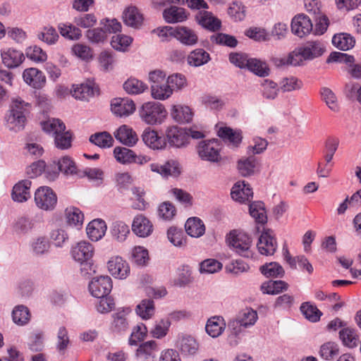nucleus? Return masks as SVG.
I'll return each instance as SVG.
<instances>
[{
  "instance_id": "423d86ee",
  "label": "nucleus",
  "mask_w": 361,
  "mask_h": 361,
  "mask_svg": "<svg viewBox=\"0 0 361 361\" xmlns=\"http://www.w3.org/2000/svg\"><path fill=\"white\" fill-rule=\"evenodd\" d=\"M35 202L39 209L49 211L54 209L57 202V197L51 188L47 186H42L35 193Z\"/></svg>"
},
{
  "instance_id": "9b49d317",
  "label": "nucleus",
  "mask_w": 361,
  "mask_h": 361,
  "mask_svg": "<svg viewBox=\"0 0 361 361\" xmlns=\"http://www.w3.org/2000/svg\"><path fill=\"white\" fill-rule=\"evenodd\" d=\"M109 273L118 279H125L130 274V267L122 257L116 256L111 257L108 262Z\"/></svg>"
},
{
  "instance_id": "5701e85b",
  "label": "nucleus",
  "mask_w": 361,
  "mask_h": 361,
  "mask_svg": "<svg viewBox=\"0 0 361 361\" xmlns=\"http://www.w3.org/2000/svg\"><path fill=\"white\" fill-rule=\"evenodd\" d=\"M124 23L134 28L140 27L143 23V16L135 6H130L126 8L123 13Z\"/></svg>"
},
{
  "instance_id": "f3484780",
  "label": "nucleus",
  "mask_w": 361,
  "mask_h": 361,
  "mask_svg": "<svg viewBox=\"0 0 361 361\" xmlns=\"http://www.w3.org/2000/svg\"><path fill=\"white\" fill-rule=\"evenodd\" d=\"M2 63L8 68H14L19 66L25 59L21 51L8 48L1 50Z\"/></svg>"
},
{
  "instance_id": "f257e3e1",
  "label": "nucleus",
  "mask_w": 361,
  "mask_h": 361,
  "mask_svg": "<svg viewBox=\"0 0 361 361\" xmlns=\"http://www.w3.org/2000/svg\"><path fill=\"white\" fill-rule=\"evenodd\" d=\"M138 112L140 119L149 126L161 125L168 114L164 105L158 102L143 103Z\"/></svg>"
},
{
  "instance_id": "cd10ccee",
  "label": "nucleus",
  "mask_w": 361,
  "mask_h": 361,
  "mask_svg": "<svg viewBox=\"0 0 361 361\" xmlns=\"http://www.w3.org/2000/svg\"><path fill=\"white\" fill-rule=\"evenodd\" d=\"M171 116L176 122L185 123L192 121L193 114L189 106L183 104H176L171 107Z\"/></svg>"
},
{
  "instance_id": "680f3d73",
  "label": "nucleus",
  "mask_w": 361,
  "mask_h": 361,
  "mask_svg": "<svg viewBox=\"0 0 361 361\" xmlns=\"http://www.w3.org/2000/svg\"><path fill=\"white\" fill-rule=\"evenodd\" d=\"M114 157L116 161L123 164H132L134 152L128 148L116 147L114 149Z\"/></svg>"
},
{
  "instance_id": "aec40b11",
  "label": "nucleus",
  "mask_w": 361,
  "mask_h": 361,
  "mask_svg": "<svg viewBox=\"0 0 361 361\" xmlns=\"http://www.w3.org/2000/svg\"><path fill=\"white\" fill-rule=\"evenodd\" d=\"M176 346L184 355H193L197 353L199 349L197 341L190 335L179 336Z\"/></svg>"
},
{
  "instance_id": "473e14b6",
  "label": "nucleus",
  "mask_w": 361,
  "mask_h": 361,
  "mask_svg": "<svg viewBox=\"0 0 361 361\" xmlns=\"http://www.w3.org/2000/svg\"><path fill=\"white\" fill-rule=\"evenodd\" d=\"M196 19L200 25L211 31H216L221 27V21L207 11L199 12Z\"/></svg>"
},
{
  "instance_id": "6ab92c4d",
  "label": "nucleus",
  "mask_w": 361,
  "mask_h": 361,
  "mask_svg": "<svg viewBox=\"0 0 361 361\" xmlns=\"http://www.w3.org/2000/svg\"><path fill=\"white\" fill-rule=\"evenodd\" d=\"M23 78L27 85L35 89L42 88L46 82V78L42 71L35 68L25 69Z\"/></svg>"
},
{
  "instance_id": "412c9836",
  "label": "nucleus",
  "mask_w": 361,
  "mask_h": 361,
  "mask_svg": "<svg viewBox=\"0 0 361 361\" xmlns=\"http://www.w3.org/2000/svg\"><path fill=\"white\" fill-rule=\"evenodd\" d=\"M31 180L25 179L17 183L13 188L11 197L13 201L24 202L30 198Z\"/></svg>"
},
{
  "instance_id": "79ce46f5",
  "label": "nucleus",
  "mask_w": 361,
  "mask_h": 361,
  "mask_svg": "<svg viewBox=\"0 0 361 361\" xmlns=\"http://www.w3.org/2000/svg\"><path fill=\"white\" fill-rule=\"evenodd\" d=\"M259 270L267 278H282L285 274L283 268L276 262L266 263L260 267Z\"/></svg>"
},
{
  "instance_id": "6e6d98bb",
  "label": "nucleus",
  "mask_w": 361,
  "mask_h": 361,
  "mask_svg": "<svg viewBox=\"0 0 361 361\" xmlns=\"http://www.w3.org/2000/svg\"><path fill=\"white\" fill-rule=\"evenodd\" d=\"M258 317L257 312L252 309H245L240 312L237 323L243 327H248L255 324Z\"/></svg>"
},
{
  "instance_id": "1a4fd4ad",
  "label": "nucleus",
  "mask_w": 361,
  "mask_h": 361,
  "mask_svg": "<svg viewBox=\"0 0 361 361\" xmlns=\"http://www.w3.org/2000/svg\"><path fill=\"white\" fill-rule=\"evenodd\" d=\"M111 110L118 117H128L135 111V102L130 98H115L111 102Z\"/></svg>"
},
{
  "instance_id": "c85d7f7f",
  "label": "nucleus",
  "mask_w": 361,
  "mask_h": 361,
  "mask_svg": "<svg viewBox=\"0 0 361 361\" xmlns=\"http://www.w3.org/2000/svg\"><path fill=\"white\" fill-rule=\"evenodd\" d=\"M151 96L156 100L164 101L173 94V89L167 82L150 85Z\"/></svg>"
},
{
  "instance_id": "ea45409f",
  "label": "nucleus",
  "mask_w": 361,
  "mask_h": 361,
  "mask_svg": "<svg viewBox=\"0 0 361 361\" xmlns=\"http://www.w3.org/2000/svg\"><path fill=\"white\" fill-rule=\"evenodd\" d=\"M12 319L18 326L27 324L30 319L29 309L23 305L16 306L12 311Z\"/></svg>"
},
{
  "instance_id": "dca6fc26",
  "label": "nucleus",
  "mask_w": 361,
  "mask_h": 361,
  "mask_svg": "<svg viewBox=\"0 0 361 361\" xmlns=\"http://www.w3.org/2000/svg\"><path fill=\"white\" fill-rule=\"evenodd\" d=\"M132 230L139 237L146 238L153 232V224L146 216L139 214L133 219Z\"/></svg>"
},
{
  "instance_id": "37998d69",
  "label": "nucleus",
  "mask_w": 361,
  "mask_h": 361,
  "mask_svg": "<svg viewBox=\"0 0 361 361\" xmlns=\"http://www.w3.org/2000/svg\"><path fill=\"white\" fill-rule=\"evenodd\" d=\"M66 221L69 226L80 228L84 220V215L80 209L75 207H69L66 211Z\"/></svg>"
},
{
  "instance_id": "4be33fe9",
  "label": "nucleus",
  "mask_w": 361,
  "mask_h": 361,
  "mask_svg": "<svg viewBox=\"0 0 361 361\" xmlns=\"http://www.w3.org/2000/svg\"><path fill=\"white\" fill-rule=\"evenodd\" d=\"M305 60H312L322 56L325 51V46L320 41H309L300 47Z\"/></svg>"
},
{
  "instance_id": "72a5a7b5",
  "label": "nucleus",
  "mask_w": 361,
  "mask_h": 361,
  "mask_svg": "<svg viewBox=\"0 0 361 361\" xmlns=\"http://www.w3.org/2000/svg\"><path fill=\"white\" fill-rule=\"evenodd\" d=\"M163 17L168 23H176L185 20L188 16L184 8L176 6H171L164 9Z\"/></svg>"
},
{
  "instance_id": "20e7f679",
  "label": "nucleus",
  "mask_w": 361,
  "mask_h": 361,
  "mask_svg": "<svg viewBox=\"0 0 361 361\" xmlns=\"http://www.w3.org/2000/svg\"><path fill=\"white\" fill-rule=\"evenodd\" d=\"M30 107V104L20 98L13 100L10 114L7 117V122L11 125V128H17L20 130L23 128L26 121L25 116L29 112Z\"/></svg>"
},
{
  "instance_id": "2f4dec72",
  "label": "nucleus",
  "mask_w": 361,
  "mask_h": 361,
  "mask_svg": "<svg viewBox=\"0 0 361 361\" xmlns=\"http://www.w3.org/2000/svg\"><path fill=\"white\" fill-rule=\"evenodd\" d=\"M209 54L203 49L198 48L192 51L187 58L188 63L194 67H199L210 61Z\"/></svg>"
},
{
  "instance_id": "e2e57ef3",
  "label": "nucleus",
  "mask_w": 361,
  "mask_h": 361,
  "mask_svg": "<svg viewBox=\"0 0 361 361\" xmlns=\"http://www.w3.org/2000/svg\"><path fill=\"white\" fill-rule=\"evenodd\" d=\"M28 348L32 352H40L44 348V333L37 330L34 331L29 338Z\"/></svg>"
},
{
  "instance_id": "a211bd4d",
  "label": "nucleus",
  "mask_w": 361,
  "mask_h": 361,
  "mask_svg": "<svg viewBox=\"0 0 361 361\" xmlns=\"http://www.w3.org/2000/svg\"><path fill=\"white\" fill-rule=\"evenodd\" d=\"M231 195L233 200L240 203L249 202L253 197L252 188L245 181L237 182L232 188Z\"/></svg>"
},
{
  "instance_id": "f704fd0d",
  "label": "nucleus",
  "mask_w": 361,
  "mask_h": 361,
  "mask_svg": "<svg viewBox=\"0 0 361 361\" xmlns=\"http://www.w3.org/2000/svg\"><path fill=\"white\" fill-rule=\"evenodd\" d=\"M226 324L221 317H213L208 319L205 329L207 333L213 338L219 336L225 329Z\"/></svg>"
},
{
  "instance_id": "7c9ffc66",
  "label": "nucleus",
  "mask_w": 361,
  "mask_h": 361,
  "mask_svg": "<svg viewBox=\"0 0 361 361\" xmlns=\"http://www.w3.org/2000/svg\"><path fill=\"white\" fill-rule=\"evenodd\" d=\"M339 338L343 345L349 348H354L357 346L360 338L357 331L353 328L345 327L339 331Z\"/></svg>"
},
{
  "instance_id": "f03ea898",
  "label": "nucleus",
  "mask_w": 361,
  "mask_h": 361,
  "mask_svg": "<svg viewBox=\"0 0 361 361\" xmlns=\"http://www.w3.org/2000/svg\"><path fill=\"white\" fill-rule=\"evenodd\" d=\"M94 253L93 245L87 241H80L72 247L71 255L75 261L81 264L80 271L83 276L90 274L92 270L90 262Z\"/></svg>"
},
{
  "instance_id": "2eb2a0df",
  "label": "nucleus",
  "mask_w": 361,
  "mask_h": 361,
  "mask_svg": "<svg viewBox=\"0 0 361 361\" xmlns=\"http://www.w3.org/2000/svg\"><path fill=\"white\" fill-rule=\"evenodd\" d=\"M142 138L145 144L152 149H163L166 146V139L149 128L144 130Z\"/></svg>"
},
{
  "instance_id": "13d9d810",
  "label": "nucleus",
  "mask_w": 361,
  "mask_h": 361,
  "mask_svg": "<svg viewBox=\"0 0 361 361\" xmlns=\"http://www.w3.org/2000/svg\"><path fill=\"white\" fill-rule=\"evenodd\" d=\"M210 41L216 44L234 48L238 44V40L232 35L219 32L210 37Z\"/></svg>"
},
{
  "instance_id": "bb28decb",
  "label": "nucleus",
  "mask_w": 361,
  "mask_h": 361,
  "mask_svg": "<svg viewBox=\"0 0 361 361\" xmlns=\"http://www.w3.org/2000/svg\"><path fill=\"white\" fill-rule=\"evenodd\" d=\"M174 38L183 44L187 46L195 45L198 40V37L195 32L185 26L176 27Z\"/></svg>"
},
{
  "instance_id": "b1692460",
  "label": "nucleus",
  "mask_w": 361,
  "mask_h": 361,
  "mask_svg": "<svg viewBox=\"0 0 361 361\" xmlns=\"http://www.w3.org/2000/svg\"><path fill=\"white\" fill-rule=\"evenodd\" d=\"M114 136L116 140L128 147L135 145L138 140L136 133L126 125L119 127L114 133Z\"/></svg>"
},
{
  "instance_id": "c03bdc74",
  "label": "nucleus",
  "mask_w": 361,
  "mask_h": 361,
  "mask_svg": "<svg viewBox=\"0 0 361 361\" xmlns=\"http://www.w3.org/2000/svg\"><path fill=\"white\" fill-rule=\"evenodd\" d=\"M288 288V284L283 281H269L261 286L262 293L269 295L279 294L283 290H286Z\"/></svg>"
},
{
  "instance_id": "5fc2aeb1",
  "label": "nucleus",
  "mask_w": 361,
  "mask_h": 361,
  "mask_svg": "<svg viewBox=\"0 0 361 361\" xmlns=\"http://www.w3.org/2000/svg\"><path fill=\"white\" fill-rule=\"evenodd\" d=\"M136 312L143 319L151 318L154 314V301L149 299L142 300L136 307Z\"/></svg>"
},
{
  "instance_id": "58836bf2",
  "label": "nucleus",
  "mask_w": 361,
  "mask_h": 361,
  "mask_svg": "<svg viewBox=\"0 0 361 361\" xmlns=\"http://www.w3.org/2000/svg\"><path fill=\"white\" fill-rule=\"evenodd\" d=\"M41 126L46 133L51 135L53 137L62 130H66L65 123L61 120L54 118L41 122Z\"/></svg>"
},
{
  "instance_id": "7ed1b4c3",
  "label": "nucleus",
  "mask_w": 361,
  "mask_h": 361,
  "mask_svg": "<svg viewBox=\"0 0 361 361\" xmlns=\"http://www.w3.org/2000/svg\"><path fill=\"white\" fill-rule=\"evenodd\" d=\"M226 240L228 245L240 256L252 257L253 253L250 250L252 240L245 233L232 231L228 235Z\"/></svg>"
},
{
  "instance_id": "4468645a",
  "label": "nucleus",
  "mask_w": 361,
  "mask_h": 361,
  "mask_svg": "<svg viewBox=\"0 0 361 361\" xmlns=\"http://www.w3.org/2000/svg\"><path fill=\"white\" fill-rule=\"evenodd\" d=\"M159 348L154 341L142 343L136 350V357L139 361H156V354Z\"/></svg>"
},
{
  "instance_id": "ddd939ff",
  "label": "nucleus",
  "mask_w": 361,
  "mask_h": 361,
  "mask_svg": "<svg viewBox=\"0 0 361 361\" xmlns=\"http://www.w3.org/2000/svg\"><path fill=\"white\" fill-rule=\"evenodd\" d=\"M98 92L97 87L92 81H87L85 83L73 85L71 90V94L77 99L87 101Z\"/></svg>"
},
{
  "instance_id": "774afa93",
  "label": "nucleus",
  "mask_w": 361,
  "mask_h": 361,
  "mask_svg": "<svg viewBox=\"0 0 361 361\" xmlns=\"http://www.w3.org/2000/svg\"><path fill=\"white\" fill-rule=\"evenodd\" d=\"M39 39L43 41L47 44H54L59 39V35L56 29L51 26L45 27L38 33Z\"/></svg>"
},
{
  "instance_id": "a878e982",
  "label": "nucleus",
  "mask_w": 361,
  "mask_h": 361,
  "mask_svg": "<svg viewBox=\"0 0 361 361\" xmlns=\"http://www.w3.org/2000/svg\"><path fill=\"white\" fill-rule=\"evenodd\" d=\"M129 308L118 311L112 315L113 321L111 325V330L116 334H122L128 329L127 315L129 313Z\"/></svg>"
},
{
  "instance_id": "4d7b16f0",
  "label": "nucleus",
  "mask_w": 361,
  "mask_h": 361,
  "mask_svg": "<svg viewBox=\"0 0 361 361\" xmlns=\"http://www.w3.org/2000/svg\"><path fill=\"white\" fill-rule=\"evenodd\" d=\"M300 311L305 317L312 322H317L322 315V312L310 302H303L300 306Z\"/></svg>"
},
{
  "instance_id": "a19ab883",
  "label": "nucleus",
  "mask_w": 361,
  "mask_h": 361,
  "mask_svg": "<svg viewBox=\"0 0 361 361\" xmlns=\"http://www.w3.org/2000/svg\"><path fill=\"white\" fill-rule=\"evenodd\" d=\"M124 90L129 94H140L148 89L146 83L135 78H130L123 83Z\"/></svg>"
},
{
  "instance_id": "c756f323",
  "label": "nucleus",
  "mask_w": 361,
  "mask_h": 361,
  "mask_svg": "<svg viewBox=\"0 0 361 361\" xmlns=\"http://www.w3.org/2000/svg\"><path fill=\"white\" fill-rule=\"evenodd\" d=\"M34 226L33 221L25 216L17 218L13 223L12 231L13 233L18 236H22L27 234L32 231Z\"/></svg>"
},
{
  "instance_id": "f8f14e48",
  "label": "nucleus",
  "mask_w": 361,
  "mask_h": 361,
  "mask_svg": "<svg viewBox=\"0 0 361 361\" xmlns=\"http://www.w3.org/2000/svg\"><path fill=\"white\" fill-rule=\"evenodd\" d=\"M166 136L170 145L176 147H181L188 143L186 128L170 126L166 129Z\"/></svg>"
},
{
  "instance_id": "bf43d9fd",
  "label": "nucleus",
  "mask_w": 361,
  "mask_h": 361,
  "mask_svg": "<svg viewBox=\"0 0 361 361\" xmlns=\"http://www.w3.org/2000/svg\"><path fill=\"white\" fill-rule=\"evenodd\" d=\"M246 68L260 77H265L269 73V69L266 63L257 59H250Z\"/></svg>"
},
{
  "instance_id": "69168bd1",
  "label": "nucleus",
  "mask_w": 361,
  "mask_h": 361,
  "mask_svg": "<svg viewBox=\"0 0 361 361\" xmlns=\"http://www.w3.org/2000/svg\"><path fill=\"white\" fill-rule=\"evenodd\" d=\"M59 30L63 37L71 40H77L82 35L81 30L72 25L59 24Z\"/></svg>"
},
{
  "instance_id": "0e129e2a",
  "label": "nucleus",
  "mask_w": 361,
  "mask_h": 361,
  "mask_svg": "<svg viewBox=\"0 0 361 361\" xmlns=\"http://www.w3.org/2000/svg\"><path fill=\"white\" fill-rule=\"evenodd\" d=\"M170 326L171 322L169 319H161L156 322L150 333L154 338H161L167 334Z\"/></svg>"
},
{
  "instance_id": "e433bc0d",
  "label": "nucleus",
  "mask_w": 361,
  "mask_h": 361,
  "mask_svg": "<svg viewBox=\"0 0 361 361\" xmlns=\"http://www.w3.org/2000/svg\"><path fill=\"white\" fill-rule=\"evenodd\" d=\"M219 137L228 142L233 147H238L242 141V133L240 130H233L228 127L220 128L217 133Z\"/></svg>"
},
{
  "instance_id": "4c0bfd02",
  "label": "nucleus",
  "mask_w": 361,
  "mask_h": 361,
  "mask_svg": "<svg viewBox=\"0 0 361 361\" xmlns=\"http://www.w3.org/2000/svg\"><path fill=\"white\" fill-rule=\"evenodd\" d=\"M149 166L153 172L158 173L163 176H176L180 173L178 164L173 161H167L164 165L153 163Z\"/></svg>"
},
{
  "instance_id": "864d4df0",
  "label": "nucleus",
  "mask_w": 361,
  "mask_h": 361,
  "mask_svg": "<svg viewBox=\"0 0 361 361\" xmlns=\"http://www.w3.org/2000/svg\"><path fill=\"white\" fill-rule=\"evenodd\" d=\"M319 353L323 359L331 360L338 355L339 347L336 343L329 341L321 345Z\"/></svg>"
},
{
  "instance_id": "6e6552de",
  "label": "nucleus",
  "mask_w": 361,
  "mask_h": 361,
  "mask_svg": "<svg viewBox=\"0 0 361 361\" xmlns=\"http://www.w3.org/2000/svg\"><path fill=\"white\" fill-rule=\"evenodd\" d=\"M277 246L274 233L270 230L264 231L257 243L259 252L265 256L273 255L277 249Z\"/></svg>"
},
{
  "instance_id": "052dcab7",
  "label": "nucleus",
  "mask_w": 361,
  "mask_h": 361,
  "mask_svg": "<svg viewBox=\"0 0 361 361\" xmlns=\"http://www.w3.org/2000/svg\"><path fill=\"white\" fill-rule=\"evenodd\" d=\"M55 146L60 149H67L71 147L73 135L70 130H63L54 137Z\"/></svg>"
},
{
  "instance_id": "09e8293b",
  "label": "nucleus",
  "mask_w": 361,
  "mask_h": 361,
  "mask_svg": "<svg viewBox=\"0 0 361 361\" xmlns=\"http://www.w3.org/2000/svg\"><path fill=\"white\" fill-rule=\"evenodd\" d=\"M257 165V159L251 156L245 159H241L238 161V169L243 176H249L255 173Z\"/></svg>"
},
{
  "instance_id": "338daca9",
  "label": "nucleus",
  "mask_w": 361,
  "mask_h": 361,
  "mask_svg": "<svg viewBox=\"0 0 361 361\" xmlns=\"http://www.w3.org/2000/svg\"><path fill=\"white\" fill-rule=\"evenodd\" d=\"M147 334V329L146 326L142 324H138L133 327L132 333L128 340V343L130 345H137L140 341H143Z\"/></svg>"
},
{
  "instance_id": "49530a36",
  "label": "nucleus",
  "mask_w": 361,
  "mask_h": 361,
  "mask_svg": "<svg viewBox=\"0 0 361 361\" xmlns=\"http://www.w3.org/2000/svg\"><path fill=\"white\" fill-rule=\"evenodd\" d=\"M322 99L326 106L333 111L338 112L340 109L337 97L335 93L329 87H322L320 89Z\"/></svg>"
},
{
  "instance_id": "39448f33",
  "label": "nucleus",
  "mask_w": 361,
  "mask_h": 361,
  "mask_svg": "<svg viewBox=\"0 0 361 361\" xmlns=\"http://www.w3.org/2000/svg\"><path fill=\"white\" fill-rule=\"evenodd\" d=\"M221 147L216 139L201 141L197 146V153L204 161L218 162L221 160Z\"/></svg>"
},
{
  "instance_id": "393cba45",
  "label": "nucleus",
  "mask_w": 361,
  "mask_h": 361,
  "mask_svg": "<svg viewBox=\"0 0 361 361\" xmlns=\"http://www.w3.org/2000/svg\"><path fill=\"white\" fill-rule=\"evenodd\" d=\"M106 228L104 221L99 219H94L87 226V236L92 241H98L105 235Z\"/></svg>"
},
{
  "instance_id": "de8ad7c7",
  "label": "nucleus",
  "mask_w": 361,
  "mask_h": 361,
  "mask_svg": "<svg viewBox=\"0 0 361 361\" xmlns=\"http://www.w3.org/2000/svg\"><path fill=\"white\" fill-rule=\"evenodd\" d=\"M249 212L251 216L253 217L257 223L262 224L267 223V216L262 202H252L249 206Z\"/></svg>"
},
{
  "instance_id": "603ef678",
  "label": "nucleus",
  "mask_w": 361,
  "mask_h": 361,
  "mask_svg": "<svg viewBox=\"0 0 361 361\" xmlns=\"http://www.w3.org/2000/svg\"><path fill=\"white\" fill-rule=\"evenodd\" d=\"M90 141L95 145L102 148H108L113 145L114 139L107 132L97 133L92 135Z\"/></svg>"
},
{
  "instance_id": "9d476101",
  "label": "nucleus",
  "mask_w": 361,
  "mask_h": 361,
  "mask_svg": "<svg viewBox=\"0 0 361 361\" xmlns=\"http://www.w3.org/2000/svg\"><path fill=\"white\" fill-rule=\"evenodd\" d=\"M291 30L295 35L304 37L313 30L312 23L307 16L298 14L292 19Z\"/></svg>"
},
{
  "instance_id": "3c124183",
  "label": "nucleus",
  "mask_w": 361,
  "mask_h": 361,
  "mask_svg": "<svg viewBox=\"0 0 361 361\" xmlns=\"http://www.w3.org/2000/svg\"><path fill=\"white\" fill-rule=\"evenodd\" d=\"M56 164L58 167V170L65 175L72 176L78 174V168L75 163L68 156H65L60 159Z\"/></svg>"
},
{
  "instance_id": "c9c22d12",
  "label": "nucleus",
  "mask_w": 361,
  "mask_h": 361,
  "mask_svg": "<svg viewBox=\"0 0 361 361\" xmlns=\"http://www.w3.org/2000/svg\"><path fill=\"white\" fill-rule=\"evenodd\" d=\"M185 228L187 233L193 238H199L205 232V226L201 219L197 217L189 218Z\"/></svg>"
},
{
  "instance_id": "a18cd8bd",
  "label": "nucleus",
  "mask_w": 361,
  "mask_h": 361,
  "mask_svg": "<svg viewBox=\"0 0 361 361\" xmlns=\"http://www.w3.org/2000/svg\"><path fill=\"white\" fill-rule=\"evenodd\" d=\"M355 42L353 37L346 33L335 35L332 38V44L336 48L343 51L353 48Z\"/></svg>"
},
{
  "instance_id": "0eeeda50",
  "label": "nucleus",
  "mask_w": 361,
  "mask_h": 361,
  "mask_svg": "<svg viewBox=\"0 0 361 361\" xmlns=\"http://www.w3.org/2000/svg\"><path fill=\"white\" fill-rule=\"evenodd\" d=\"M111 279L108 276L94 278L89 284V290L95 298L107 296L112 289Z\"/></svg>"
},
{
  "instance_id": "8fccbe9b",
  "label": "nucleus",
  "mask_w": 361,
  "mask_h": 361,
  "mask_svg": "<svg viewBox=\"0 0 361 361\" xmlns=\"http://www.w3.org/2000/svg\"><path fill=\"white\" fill-rule=\"evenodd\" d=\"M279 85L280 89L283 92L300 90L303 87L302 81L294 76H289L282 78Z\"/></svg>"
}]
</instances>
